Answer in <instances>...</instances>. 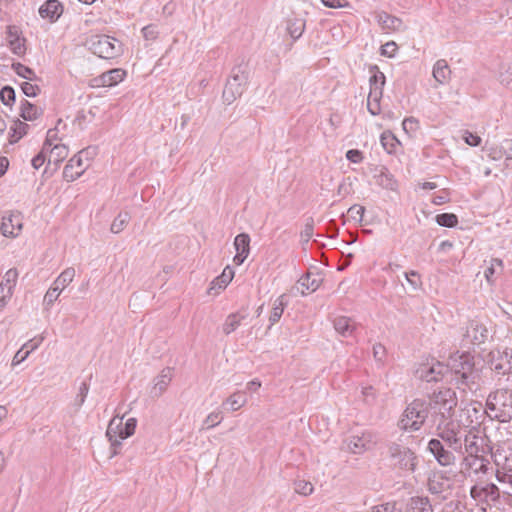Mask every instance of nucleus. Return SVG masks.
Returning a JSON list of instances; mask_svg holds the SVG:
<instances>
[{
	"label": "nucleus",
	"mask_w": 512,
	"mask_h": 512,
	"mask_svg": "<svg viewBox=\"0 0 512 512\" xmlns=\"http://www.w3.org/2000/svg\"><path fill=\"white\" fill-rule=\"evenodd\" d=\"M413 374L417 381L446 384H474L478 376L474 369L473 356L469 352L459 351L450 355L446 365L440 361L421 363Z\"/></svg>",
	"instance_id": "1"
},
{
	"label": "nucleus",
	"mask_w": 512,
	"mask_h": 512,
	"mask_svg": "<svg viewBox=\"0 0 512 512\" xmlns=\"http://www.w3.org/2000/svg\"><path fill=\"white\" fill-rule=\"evenodd\" d=\"M457 403L456 392L449 386H440L433 391L429 405L434 413L438 436L449 448L463 454V439L467 430L452 419Z\"/></svg>",
	"instance_id": "2"
},
{
	"label": "nucleus",
	"mask_w": 512,
	"mask_h": 512,
	"mask_svg": "<svg viewBox=\"0 0 512 512\" xmlns=\"http://www.w3.org/2000/svg\"><path fill=\"white\" fill-rule=\"evenodd\" d=\"M427 416L428 409L426 403L420 399H415L407 405L397 425L402 431H418L424 424Z\"/></svg>",
	"instance_id": "3"
},
{
	"label": "nucleus",
	"mask_w": 512,
	"mask_h": 512,
	"mask_svg": "<svg viewBox=\"0 0 512 512\" xmlns=\"http://www.w3.org/2000/svg\"><path fill=\"white\" fill-rule=\"evenodd\" d=\"M491 463L488 455L463 456L460 462V474L471 482H481L490 473Z\"/></svg>",
	"instance_id": "4"
},
{
	"label": "nucleus",
	"mask_w": 512,
	"mask_h": 512,
	"mask_svg": "<svg viewBox=\"0 0 512 512\" xmlns=\"http://www.w3.org/2000/svg\"><path fill=\"white\" fill-rule=\"evenodd\" d=\"M486 405L500 422H509L512 420V389L504 387L491 393Z\"/></svg>",
	"instance_id": "5"
},
{
	"label": "nucleus",
	"mask_w": 512,
	"mask_h": 512,
	"mask_svg": "<svg viewBox=\"0 0 512 512\" xmlns=\"http://www.w3.org/2000/svg\"><path fill=\"white\" fill-rule=\"evenodd\" d=\"M86 45L95 55L103 59H113L120 56L123 52L121 43L107 35H92Z\"/></svg>",
	"instance_id": "6"
},
{
	"label": "nucleus",
	"mask_w": 512,
	"mask_h": 512,
	"mask_svg": "<svg viewBox=\"0 0 512 512\" xmlns=\"http://www.w3.org/2000/svg\"><path fill=\"white\" fill-rule=\"evenodd\" d=\"M248 71L245 66H236L232 69L223 90V100L226 104H232L245 91L248 82Z\"/></svg>",
	"instance_id": "7"
},
{
	"label": "nucleus",
	"mask_w": 512,
	"mask_h": 512,
	"mask_svg": "<svg viewBox=\"0 0 512 512\" xmlns=\"http://www.w3.org/2000/svg\"><path fill=\"white\" fill-rule=\"evenodd\" d=\"M388 456L393 468L410 473L415 472L418 458L410 448L392 443L388 447Z\"/></svg>",
	"instance_id": "8"
},
{
	"label": "nucleus",
	"mask_w": 512,
	"mask_h": 512,
	"mask_svg": "<svg viewBox=\"0 0 512 512\" xmlns=\"http://www.w3.org/2000/svg\"><path fill=\"white\" fill-rule=\"evenodd\" d=\"M492 448L485 443V439L472 431H467L463 439V456H482L491 454L494 457L496 465H500V457L502 456L499 451L495 454L491 452Z\"/></svg>",
	"instance_id": "9"
},
{
	"label": "nucleus",
	"mask_w": 512,
	"mask_h": 512,
	"mask_svg": "<svg viewBox=\"0 0 512 512\" xmlns=\"http://www.w3.org/2000/svg\"><path fill=\"white\" fill-rule=\"evenodd\" d=\"M378 442L377 434L371 430H363L349 435L344 441V448L353 454H363L371 450Z\"/></svg>",
	"instance_id": "10"
},
{
	"label": "nucleus",
	"mask_w": 512,
	"mask_h": 512,
	"mask_svg": "<svg viewBox=\"0 0 512 512\" xmlns=\"http://www.w3.org/2000/svg\"><path fill=\"white\" fill-rule=\"evenodd\" d=\"M75 274V269L73 267H68L54 280L43 299L45 309L48 310L52 307L61 292L73 281Z\"/></svg>",
	"instance_id": "11"
},
{
	"label": "nucleus",
	"mask_w": 512,
	"mask_h": 512,
	"mask_svg": "<svg viewBox=\"0 0 512 512\" xmlns=\"http://www.w3.org/2000/svg\"><path fill=\"white\" fill-rule=\"evenodd\" d=\"M486 478L475 482L470 488V496L478 503L490 505L500 500V491L494 483H487Z\"/></svg>",
	"instance_id": "12"
},
{
	"label": "nucleus",
	"mask_w": 512,
	"mask_h": 512,
	"mask_svg": "<svg viewBox=\"0 0 512 512\" xmlns=\"http://www.w3.org/2000/svg\"><path fill=\"white\" fill-rule=\"evenodd\" d=\"M88 154V149L82 150L68 161L63 170V177L66 181L72 182L85 172L89 166Z\"/></svg>",
	"instance_id": "13"
},
{
	"label": "nucleus",
	"mask_w": 512,
	"mask_h": 512,
	"mask_svg": "<svg viewBox=\"0 0 512 512\" xmlns=\"http://www.w3.org/2000/svg\"><path fill=\"white\" fill-rule=\"evenodd\" d=\"M123 417L117 418L114 417L110 420L107 430L106 436H119L120 439H127L135 433V429L137 426L136 418H128L126 422L123 424Z\"/></svg>",
	"instance_id": "14"
},
{
	"label": "nucleus",
	"mask_w": 512,
	"mask_h": 512,
	"mask_svg": "<svg viewBox=\"0 0 512 512\" xmlns=\"http://www.w3.org/2000/svg\"><path fill=\"white\" fill-rule=\"evenodd\" d=\"M125 77L126 71L124 69L114 68L91 78L88 86L91 88L113 87L122 82Z\"/></svg>",
	"instance_id": "15"
},
{
	"label": "nucleus",
	"mask_w": 512,
	"mask_h": 512,
	"mask_svg": "<svg viewBox=\"0 0 512 512\" xmlns=\"http://www.w3.org/2000/svg\"><path fill=\"white\" fill-rule=\"evenodd\" d=\"M23 228V217L20 212H7L2 217L0 230L3 236L15 238Z\"/></svg>",
	"instance_id": "16"
},
{
	"label": "nucleus",
	"mask_w": 512,
	"mask_h": 512,
	"mask_svg": "<svg viewBox=\"0 0 512 512\" xmlns=\"http://www.w3.org/2000/svg\"><path fill=\"white\" fill-rule=\"evenodd\" d=\"M7 42L10 51L18 56L23 57L26 54V38L23 35L20 27L16 25H9L6 31Z\"/></svg>",
	"instance_id": "17"
},
{
	"label": "nucleus",
	"mask_w": 512,
	"mask_h": 512,
	"mask_svg": "<svg viewBox=\"0 0 512 512\" xmlns=\"http://www.w3.org/2000/svg\"><path fill=\"white\" fill-rule=\"evenodd\" d=\"M489 336V331L479 320H471L466 328L464 341L472 345L484 343Z\"/></svg>",
	"instance_id": "18"
},
{
	"label": "nucleus",
	"mask_w": 512,
	"mask_h": 512,
	"mask_svg": "<svg viewBox=\"0 0 512 512\" xmlns=\"http://www.w3.org/2000/svg\"><path fill=\"white\" fill-rule=\"evenodd\" d=\"M428 449L441 466H449L455 463V455L452 451L445 449L439 439H431L428 443Z\"/></svg>",
	"instance_id": "19"
},
{
	"label": "nucleus",
	"mask_w": 512,
	"mask_h": 512,
	"mask_svg": "<svg viewBox=\"0 0 512 512\" xmlns=\"http://www.w3.org/2000/svg\"><path fill=\"white\" fill-rule=\"evenodd\" d=\"M497 358L493 352V359L491 361L492 369L497 374H508L512 372V350L505 349L503 352L497 351Z\"/></svg>",
	"instance_id": "20"
},
{
	"label": "nucleus",
	"mask_w": 512,
	"mask_h": 512,
	"mask_svg": "<svg viewBox=\"0 0 512 512\" xmlns=\"http://www.w3.org/2000/svg\"><path fill=\"white\" fill-rule=\"evenodd\" d=\"M63 5L59 0H46L39 7V15L41 18L49 20L51 23L56 22L63 13Z\"/></svg>",
	"instance_id": "21"
},
{
	"label": "nucleus",
	"mask_w": 512,
	"mask_h": 512,
	"mask_svg": "<svg viewBox=\"0 0 512 512\" xmlns=\"http://www.w3.org/2000/svg\"><path fill=\"white\" fill-rule=\"evenodd\" d=\"M234 247L236 255L233 261L236 265H241L249 255L250 252V236L246 233L238 234L234 239Z\"/></svg>",
	"instance_id": "22"
},
{
	"label": "nucleus",
	"mask_w": 512,
	"mask_h": 512,
	"mask_svg": "<svg viewBox=\"0 0 512 512\" xmlns=\"http://www.w3.org/2000/svg\"><path fill=\"white\" fill-rule=\"evenodd\" d=\"M335 331L342 337H354L357 329L355 320L347 316H337L333 320Z\"/></svg>",
	"instance_id": "23"
},
{
	"label": "nucleus",
	"mask_w": 512,
	"mask_h": 512,
	"mask_svg": "<svg viewBox=\"0 0 512 512\" xmlns=\"http://www.w3.org/2000/svg\"><path fill=\"white\" fill-rule=\"evenodd\" d=\"M305 20L301 17H288L285 21L286 33L291 37L293 41L298 40L305 30Z\"/></svg>",
	"instance_id": "24"
},
{
	"label": "nucleus",
	"mask_w": 512,
	"mask_h": 512,
	"mask_svg": "<svg viewBox=\"0 0 512 512\" xmlns=\"http://www.w3.org/2000/svg\"><path fill=\"white\" fill-rule=\"evenodd\" d=\"M19 277V272L16 268H11L6 271L0 283V291L6 293V297H12Z\"/></svg>",
	"instance_id": "25"
},
{
	"label": "nucleus",
	"mask_w": 512,
	"mask_h": 512,
	"mask_svg": "<svg viewBox=\"0 0 512 512\" xmlns=\"http://www.w3.org/2000/svg\"><path fill=\"white\" fill-rule=\"evenodd\" d=\"M405 512H434L428 497L413 496L406 505Z\"/></svg>",
	"instance_id": "26"
},
{
	"label": "nucleus",
	"mask_w": 512,
	"mask_h": 512,
	"mask_svg": "<svg viewBox=\"0 0 512 512\" xmlns=\"http://www.w3.org/2000/svg\"><path fill=\"white\" fill-rule=\"evenodd\" d=\"M433 77L437 83L444 85L449 82L451 78V69L444 59H439L433 66Z\"/></svg>",
	"instance_id": "27"
},
{
	"label": "nucleus",
	"mask_w": 512,
	"mask_h": 512,
	"mask_svg": "<svg viewBox=\"0 0 512 512\" xmlns=\"http://www.w3.org/2000/svg\"><path fill=\"white\" fill-rule=\"evenodd\" d=\"M428 491L431 494H443L450 489L449 480L440 474H433L427 483Z\"/></svg>",
	"instance_id": "28"
},
{
	"label": "nucleus",
	"mask_w": 512,
	"mask_h": 512,
	"mask_svg": "<svg viewBox=\"0 0 512 512\" xmlns=\"http://www.w3.org/2000/svg\"><path fill=\"white\" fill-rule=\"evenodd\" d=\"M322 283V278L313 273H306L298 280V284L302 287L301 294L305 295L316 291Z\"/></svg>",
	"instance_id": "29"
},
{
	"label": "nucleus",
	"mask_w": 512,
	"mask_h": 512,
	"mask_svg": "<svg viewBox=\"0 0 512 512\" xmlns=\"http://www.w3.org/2000/svg\"><path fill=\"white\" fill-rule=\"evenodd\" d=\"M288 305V299L285 294L277 297L272 306V311L269 317V328H271L274 324H276L283 315L285 307Z\"/></svg>",
	"instance_id": "30"
},
{
	"label": "nucleus",
	"mask_w": 512,
	"mask_h": 512,
	"mask_svg": "<svg viewBox=\"0 0 512 512\" xmlns=\"http://www.w3.org/2000/svg\"><path fill=\"white\" fill-rule=\"evenodd\" d=\"M247 403V396L244 392L238 391L230 395L225 402L223 407L230 411H237Z\"/></svg>",
	"instance_id": "31"
},
{
	"label": "nucleus",
	"mask_w": 512,
	"mask_h": 512,
	"mask_svg": "<svg viewBox=\"0 0 512 512\" xmlns=\"http://www.w3.org/2000/svg\"><path fill=\"white\" fill-rule=\"evenodd\" d=\"M42 114L41 108L33 105L27 100H23L20 106V115L26 121L36 120Z\"/></svg>",
	"instance_id": "32"
},
{
	"label": "nucleus",
	"mask_w": 512,
	"mask_h": 512,
	"mask_svg": "<svg viewBox=\"0 0 512 512\" xmlns=\"http://www.w3.org/2000/svg\"><path fill=\"white\" fill-rule=\"evenodd\" d=\"M247 314L236 312L227 316L224 324H223V332L226 335L234 332L240 325L241 322L246 318Z\"/></svg>",
	"instance_id": "33"
},
{
	"label": "nucleus",
	"mask_w": 512,
	"mask_h": 512,
	"mask_svg": "<svg viewBox=\"0 0 512 512\" xmlns=\"http://www.w3.org/2000/svg\"><path fill=\"white\" fill-rule=\"evenodd\" d=\"M48 151L50 152L48 163L54 162L56 165L65 160L69 153L68 147L64 144H55L48 148Z\"/></svg>",
	"instance_id": "34"
},
{
	"label": "nucleus",
	"mask_w": 512,
	"mask_h": 512,
	"mask_svg": "<svg viewBox=\"0 0 512 512\" xmlns=\"http://www.w3.org/2000/svg\"><path fill=\"white\" fill-rule=\"evenodd\" d=\"M382 95L383 93L379 91L377 88H374L373 91H369L367 97V109L374 116L380 114L381 112L380 100L382 98Z\"/></svg>",
	"instance_id": "35"
},
{
	"label": "nucleus",
	"mask_w": 512,
	"mask_h": 512,
	"mask_svg": "<svg viewBox=\"0 0 512 512\" xmlns=\"http://www.w3.org/2000/svg\"><path fill=\"white\" fill-rule=\"evenodd\" d=\"M28 129V124L20 120L14 121L9 129L10 143H16L19 141L24 135L27 134Z\"/></svg>",
	"instance_id": "36"
},
{
	"label": "nucleus",
	"mask_w": 512,
	"mask_h": 512,
	"mask_svg": "<svg viewBox=\"0 0 512 512\" xmlns=\"http://www.w3.org/2000/svg\"><path fill=\"white\" fill-rule=\"evenodd\" d=\"M370 72L372 73L369 85L370 91H373L374 88H377L379 91L383 93V87L385 85V75L381 72L378 66L374 65L370 68Z\"/></svg>",
	"instance_id": "37"
},
{
	"label": "nucleus",
	"mask_w": 512,
	"mask_h": 512,
	"mask_svg": "<svg viewBox=\"0 0 512 512\" xmlns=\"http://www.w3.org/2000/svg\"><path fill=\"white\" fill-rule=\"evenodd\" d=\"M234 269L230 266L224 268L222 274L212 281L211 289L217 287L218 289H224L234 277Z\"/></svg>",
	"instance_id": "38"
},
{
	"label": "nucleus",
	"mask_w": 512,
	"mask_h": 512,
	"mask_svg": "<svg viewBox=\"0 0 512 512\" xmlns=\"http://www.w3.org/2000/svg\"><path fill=\"white\" fill-rule=\"evenodd\" d=\"M131 219L130 213L127 211L120 212L113 220L110 231L114 234H118L124 230L126 225Z\"/></svg>",
	"instance_id": "39"
},
{
	"label": "nucleus",
	"mask_w": 512,
	"mask_h": 512,
	"mask_svg": "<svg viewBox=\"0 0 512 512\" xmlns=\"http://www.w3.org/2000/svg\"><path fill=\"white\" fill-rule=\"evenodd\" d=\"M381 144L383 148L389 153L392 154L395 152V149L398 145H400L399 140L389 131L383 132L380 138Z\"/></svg>",
	"instance_id": "40"
},
{
	"label": "nucleus",
	"mask_w": 512,
	"mask_h": 512,
	"mask_svg": "<svg viewBox=\"0 0 512 512\" xmlns=\"http://www.w3.org/2000/svg\"><path fill=\"white\" fill-rule=\"evenodd\" d=\"M438 225L447 228H453L458 224V217L453 213H441L435 218Z\"/></svg>",
	"instance_id": "41"
},
{
	"label": "nucleus",
	"mask_w": 512,
	"mask_h": 512,
	"mask_svg": "<svg viewBox=\"0 0 512 512\" xmlns=\"http://www.w3.org/2000/svg\"><path fill=\"white\" fill-rule=\"evenodd\" d=\"M498 79L504 87L512 89V67L509 65H502Z\"/></svg>",
	"instance_id": "42"
},
{
	"label": "nucleus",
	"mask_w": 512,
	"mask_h": 512,
	"mask_svg": "<svg viewBox=\"0 0 512 512\" xmlns=\"http://www.w3.org/2000/svg\"><path fill=\"white\" fill-rule=\"evenodd\" d=\"M314 234V219L308 217L305 221L304 227L300 232L301 241L306 244L310 241Z\"/></svg>",
	"instance_id": "43"
},
{
	"label": "nucleus",
	"mask_w": 512,
	"mask_h": 512,
	"mask_svg": "<svg viewBox=\"0 0 512 512\" xmlns=\"http://www.w3.org/2000/svg\"><path fill=\"white\" fill-rule=\"evenodd\" d=\"M294 490L296 493L308 496L313 493L314 487L311 482L306 480H296L294 482Z\"/></svg>",
	"instance_id": "44"
},
{
	"label": "nucleus",
	"mask_w": 512,
	"mask_h": 512,
	"mask_svg": "<svg viewBox=\"0 0 512 512\" xmlns=\"http://www.w3.org/2000/svg\"><path fill=\"white\" fill-rule=\"evenodd\" d=\"M223 420L222 412L216 410L211 412L203 422V429H210L221 423Z\"/></svg>",
	"instance_id": "45"
},
{
	"label": "nucleus",
	"mask_w": 512,
	"mask_h": 512,
	"mask_svg": "<svg viewBox=\"0 0 512 512\" xmlns=\"http://www.w3.org/2000/svg\"><path fill=\"white\" fill-rule=\"evenodd\" d=\"M15 90L11 86H4L0 91V99L6 106L15 102Z\"/></svg>",
	"instance_id": "46"
},
{
	"label": "nucleus",
	"mask_w": 512,
	"mask_h": 512,
	"mask_svg": "<svg viewBox=\"0 0 512 512\" xmlns=\"http://www.w3.org/2000/svg\"><path fill=\"white\" fill-rule=\"evenodd\" d=\"M142 35L146 41H155L159 35L157 26L155 24H149L143 27Z\"/></svg>",
	"instance_id": "47"
},
{
	"label": "nucleus",
	"mask_w": 512,
	"mask_h": 512,
	"mask_svg": "<svg viewBox=\"0 0 512 512\" xmlns=\"http://www.w3.org/2000/svg\"><path fill=\"white\" fill-rule=\"evenodd\" d=\"M13 68H14L15 72L17 73V75H19L25 79L32 80L33 77L35 76V73L31 68H29L21 63L13 64Z\"/></svg>",
	"instance_id": "48"
},
{
	"label": "nucleus",
	"mask_w": 512,
	"mask_h": 512,
	"mask_svg": "<svg viewBox=\"0 0 512 512\" xmlns=\"http://www.w3.org/2000/svg\"><path fill=\"white\" fill-rule=\"evenodd\" d=\"M402 127L407 134H413L419 128V121L414 117L405 118L402 122Z\"/></svg>",
	"instance_id": "49"
},
{
	"label": "nucleus",
	"mask_w": 512,
	"mask_h": 512,
	"mask_svg": "<svg viewBox=\"0 0 512 512\" xmlns=\"http://www.w3.org/2000/svg\"><path fill=\"white\" fill-rule=\"evenodd\" d=\"M109 442H110V447H111V455L110 457H114L118 454L121 453V449H122V440L123 439H120L119 436H107Z\"/></svg>",
	"instance_id": "50"
},
{
	"label": "nucleus",
	"mask_w": 512,
	"mask_h": 512,
	"mask_svg": "<svg viewBox=\"0 0 512 512\" xmlns=\"http://www.w3.org/2000/svg\"><path fill=\"white\" fill-rule=\"evenodd\" d=\"M58 140V128L49 129L47 131L46 140L43 144V150H48L51 146L55 145Z\"/></svg>",
	"instance_id": "51"
},
{
	"label": "nucleus",
	"mask_w": 512,
	"mask_h": 512,
	"mask_svg": "<svg viewBox=\"0 0 512 512\" xmlns=\"http://www.w3.org/2000/svg\"><path fill=\"white\" fill-rule=\"evenodd\" d=\"M382 18L388 19V23L385 26V28L392 29V30H400L401 29L403 23L399 18L389 15L385 12H382Z\"/></svg>",
	"instance_id": "52"
},
{
	"label": "nucleus",
	"mask_w": 512,
	"mask_h": 512,
	"mask_svg": "<svg viewBox=\"0 0 512 512\" xmlns=\"http://www.w3.org/2000/svg\"><path fill=\"white\" fill-rule=\"evenodd\" d=\"M407 282L416 290L421 285L420 275L416 271H410L404 273Z\"/></svg>",
	"instance_id": "53"
},
{
	"label": "nucleus",
	"mask_w": 512,
	"mask_h": 512,
	"mask_svg": "<svg viewBox=\"0 0 512 512\" xmlns=\"http://www.w3.org/2000/svg\"><path fill=\"white\" fill-rule=\"evenodd\" d=\"M464 505L460 500H451L445 503L441 512H462Z\"/></svg>",
	"instance_id": "54"
},
{
	"label": "nucleus",
	"mask_w": 512,
	"mask_h": 512,
	"mask_svg": "<svg viewBox=\"0 0 512 512\" xmlns=\"http://www.w3.org/2000/svg\"><path fill=\"white\" fill-rule=\"evenodd\" d=\"M463 140L465 141L466 144L472 147H477L481 144V138L478 135L473 134L472 132L469 131L464 132Z\"/></svg>",
	"instance_id": "55"
},
{
	"label": "nucleus",
	"mask_w": 512,
	"mask_h": 512,
	"mask_svg": "<svg viewBox=\"0 0 512 512\" xmlns=\"http://www.w3.org/2000/svg\"><path fill=\"white\" fill-rule=\"evenodd\" d=\"M29 355V350H25L23 347H21L14 355L11 365L15 367L21 364L24 360L28 358Z\"/></svg>",
	"instance_id": "56"
},
{
	"label": "nucleus",
	"mask_w": 512,
	"mask_h": 512,
	"mask_svg": "<svg viewBox=\"0 0 512 512\" xmlns=\"http://www.w3.org/2000/svg\"><path fill=\"white\" fill-rule=\"evenodd\" d=\"M173 378V369L167 367L162 370L155 384H169Z\"/></svg>",
	"instance_id": "57"
},
{
	"label": "nucleus",
	"mask_w": 512,
	"mask_h": 512,
	"mask_svg": "<svg viewBox=\"0 0 512 512\" xmlns=\"http://www.w3.org/2000/svg\"><path fill=\"white\" fill-rule=\"evenodd\" d=\"M450 201V194L447 189H443L440 191L438 195H435L432 198V203L434 205H442Z\"/></svg>",
	"instance_id": "58"
},
{
	"label": "nucleus",
	"mask_w": 512,
	"mask_h": 512,
	"mask_svg": "<svg viewBox=\"0 0 512 512\" xmlns=\"http://www.w3.org/2000/svg\"><path fill=\"white\" fill-rule=\"evenodd\" d=\"M348 213L354 220L362 221L365 213V208L360 205H353L352 207L349 208Z\"/></svg>",
	"instance_id": "59"
},
{
	"label": "nucleus",
	"mask_w": 512,
	"mask_h": 512,
	"mask_svg": "<svg viewBox=\"0 0 512 512\" xmlns=\"http://www.w3.org/2000/svg\"><path fill=\"white\" fill-rule=\"evenodd\" d=\"M346 158L352 163H360L363 160V153L357 149H350L346 152Z\"/></svg>",
	"instance_id": "60"
},
{
	"label": "nucleus",
	"mask_w": 512,
	"mask_h": 512,
	"mask_svg": "<svg viewBox=\"0 0 512 512\" xmlns=\"http://www.w3.org/2000/svg\"><path fill=\"white\" fill-rule=\"evenodd\" d=\"M21 89H22L23 93L28 97H35L39 91L38 86L33 85L29 82H24L21 85Z\"/></svg>",
	"instance_id": "61"
},
{
	"label": "nucleus",
	"mask_w": 512,
	"mask_h": 512,
	"mask_svg": "<svg viewBox=\"0 0 512 512\" xmlns=\"http://www.w3.org/2000/svg\"><path fill=\"white\" fill-rule=\"evenodd\" d=\"M48 150H43L38 153L36 156H34L31 160V165L33 166L34 169L38 170L46 161V155L45 153L47 152Z\"/></svg>",
	"instance_id": "62"
},
{
	"label": "nucleus",
	"mask_w": 512,
	"mask_h": 512,
	"mask_svg": "<svg viewBox=\"0 0 512 512\" xmlns=\"http://www.w3.org/2000/svg\"><path fill=\"white\" fill-rule=\"evenodd\" d=\"M488 156L493 160H499L504 156V145L494 146L488 149Z\"/></svg>",
	"instance_id": "63"
},
{
	"label": "nucleus",
	"mask_w": 512,
	"mask_h": 512,
	"mask_svg": "<svg viewBox=\"0 0 512 512\" xmlns=\"http://www.w3.org/2000/svg\"><path fill=\"white\" fill-rule=\"evenodd\" d=\"M395 510L394 503H384L373 507L372 512H395Z\"/></svg>",
	"instance_id": "64"
}]
</instances>
